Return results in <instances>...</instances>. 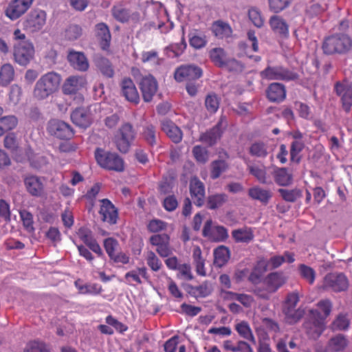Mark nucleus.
I'll return each mask as SVG.
<instances>
[{
    "mask_svg": "<svg viewBox=\"0 0 352 352\" xmlns=\"http://www.w3.org/2000/svg\"><path fill=\"white\" fill-rule=\"evenodd\" d=\"M61 76L56 72H49L42 75L36 81L33 97L36 100H43L56 93L60 87Z\"/></svg>",
    "mask_w": 352,
    "mask_h": 352,
    "instance_id": "obj_1",
    "label": "nucleus"
},
{
    "mask_svg": "<svg viewBox=\"0 0 352 352\" xmlns=\"http://www.w3.org/2000/svg\"><path fill=\"white\" fill-rule=\"evenodd\" d=\"M322 49L327 55L345 54L352 50V38L344 33H336L327 36Z\"/></svg>",
    "mask_w": 352,
    "mask_h": 352,
    "instance_id": "obj_2",
    "label": "nucleus"
},
{
    "mask_svg": "<svg viewBox=\"0 0 352 352\" xmlns=\"http://www.w3.org/2000/svg\"><path fill=\"white\" fill-rule=\"evenodd\" d=\"M300 294L298 291L288 293L282 305V311L287 323L294 324L300 321L305 315V309L302 307L296 308L300 301Z\"/></svg>",
    "mask_w": 352,
    "mask_h": 352,
    "instance_id": "obj_3",
    "label": "nucleus"
},
{
    "mask_svg": "<svg viewBox=\"0 0 352 352\" xmlns=\"http://www.w3.org/2000/svg\"><path fill=\"white\" fill-rule=\"evenodd\" d=\"M95 158L100 166L104 169L116 172H122L124 169L123 160L116 153L97 148L95 151Z\"/></svg>",
    "mask_w": 352,
    "mask_h": 352,
    "instance_id": "obj_4",
    "label": "nucleus"
},
{
    "mask_svg": "<svg viewBox=\"0 0 352 352\" xmlns=\"http://www.w3.org/2000/svg\"><path fill=\"white\" fill-rule=\"evenodd\" d=\"M306 333L310 338L318 339L326 329L324 318L318 309H310L309 319L304 323Z\"/></svg>",
    "mask_w": 352,
    "mask_h": 352,
    "instance_id": "obj_5",
    "label": "nucleus"
},
{
    "mask_svg": "<svg viewBox=\"0 0 352 352\" xmlns=\"http://www.w3.org/2000/svg\"><path fill=\"white\" fill-rule=\"evenodd\" d=\"M260 76L262 79L267 80L286 82L296 80L299 78L296 72L283 66H267L260 72Z\"/></svg>",
    "mask_w": 352,
    "mask_h": 352,
    "instance_id": "obj_6",
    "label": "nucleus"
},
{
    "mask_svg": "<svg viewBox=\"0 0 352 352\" xmlns=\"http://www.w3.org/2000/svg\"><path fill=\"white\" fill-rule=\"evenodd\" d=\"M135 136L136 132L131 124L126 122L122 124L115 136V144L119 151L127 153Z\"/></svg>",
    "mask_w": 352,
    "mask_h": 352,
    "instance_id": "obj_7",
    "label": "nucleus"
},
{
    "mask_svg": "<svg viewBox=\"0 0 352 352\" xmlns=\"http://www.w3.org/2000/svg\"><path fill=\"white\" fill-rule=\"evenodd\" d=\"M14 58L16 63L26 66L34 58V47L30 41H19L14 46Z\"/></svg>",
    "mask_w": 352,
    "mask_h": 352,
    "instance_id": "obj_8",
    "label": "nucleus"
},
{
    "mask_svg": "<svg viewBox=\"0 0 352 352\" xmlns=\"http://www.w3.org/2000/svg\"><path fill=\"white\" fill-rule=\"evenodd\" d=\"M47 130L50 135L60 140H70L74 135V131L71 125L58 119L50 120Z\"/></svg>",
    "mask_w": 352,
    "mask_h": 352,
    "instance_id": "obj_9",
    "label": "nucleus"
},
{
    "mask_svg": "<svg viewBox=\"0 0 352 352\" xmlns=\"http://www.w3.org/2000/svg\"><path fill=\"white\" fill-rule=\"evenodd\" d=\"M23 184L27 192L32 197H41L45 195V178L33 174L23 177Z\"/></svg>",
    "mask_w": 352,
    "mask_h": 352,
    "instance_id": "obj_10",
    "label": "nucleus"
},
{
    "mask_svg": "<svg viewBox=\"0 0 352 352\" xmlns=\"http://www.w3.org/2000/svg\"><path fill=\"white\" fill-rule=\"evenodd\" d=\"M334 90L340 98L342 109L349 113L352 107V83L347 80L337 82Z\"/></svg>",
    "mask_w": 352,
    "mask_h": 352,
    "instance_id": "obj_11",
    "label": "nucleus"
},
{
    "mask_svg": "<svg viewBox=\"0 0 352 352\" xmlns=\"http://www.w3.org/2000/svg\"><path fill=\"white\" fill-rule=\"evenodd\" d=\"M349 287L346 276L342 273H329L324 278L323 287L336 292L345 291Z\"/></svg>",
    "mask_w": 352,
    "mask_h": 352,
    "instance_id": "obj_12",
    "label": "nucleus"
},
{
    "mask_svg": "<svg viewBox=\"0 0 352 352\" xmlns=\"http://www.w3.org/2000/svg\"><path fill=\"white\" fill-rule=\"evenodd\" d=\"M202 74V69L199 67L194 65H185L176 69L174 77L177 82H191L201 78Z\"/></svg>",
    "mask_w": 352,
    "mask_h": 352,
    "instance_id": "obj_13",
    "label": "nucleus"
},
{
    "mask_svg": "<svg viewBox=\"0 0 352 352\" xmlns=\"http://www.w3.org/2000/svg\"><path fill=\"white\" fill-rule=\"evenodd\" d=\"M139 87L143 100L145 102H150L157 91L158 82L153 75L148 74L140 79Z\"/></svg>",
    "mask_w": 352,
    "mask_h": 352,
    "instance_id": "obj_14",
    "label": "nucleus"
},
{
    "mask_svg": "<svg viewBox=\"0 0 352 352\" xmlns=\"http://www.w3.org/2000/svg\"><path fill=\"white\" fill-rule=\"evenodd\" d=\"M46 12L41 10H33L23 22L24 28L32 32H38L46 23Z\"/></svg>",
    "mask_w": 352,
    "mask_h": 352,
    "instance_id": "obj_15",
    "label": "nucleus"
},
{
    "mask_svg": "<svg viewBox=\"0 0 352 352\" xmlns=\"http://www.w3.org/2000/svg\"><path fill=\"white\" fill-rule=\"evenodd\" d=\"M228 126V122L225 116H221L218 122L211 129L201 136L202 141L212 146L219 140Z\"/></svg>",
    "mask_w": 352,
    "mask_h": 352,
    "instance_id": "obj_16",
    "label": "nucleus"
},
{
    "mask_svg": "<svg viewBox=\"0 0 352 352\" xmlns=\"http://www.w3.org/2000/svg\"><path fill=\"white\" fill-rule=\"evenodd\" d=\"M189 192L194 204L199 208L203 206L205 203V185L198 177L190 179Z\"/></svg>",
    "mask_w": 352,
    "mask_h": 352,
    "instance_id": "obj_17",
    "label": "nucleus"
},
{
    "mask_svg": "<svg viewBox=\"0 0 352 352\" xmlns=\"http://www.w3.org/2000/svg\"><path fill=\"white\" fill-rule=\"evenodd\" d=\"M100 203L99 214L101 220L109 225L116 224L118 219V209L108 199H101Z\"/></svg>",
    "mask_w": 352,
    "mask_h": 352,
    "instance_id": "obj_18",
    "label": "nucleus"
},
{
    "mask_svg": "<svg viewBox=\"0 0 352 352\" xmlns=\"http://www.w3.org/2000/svg\"><path fill=\"white\" fill-rule=\"evenodd\" d=\"M121 95L131 103L139 104L140 98L135 83L129 77H125L120 82Z\"/></svg>",
    "mask_w": 352,
    "mask_h": 352,
    "instance_id": "obj_19",
    "label": "nucleus"
},
{
    "mask_svg": "<svg viewBox=\"0 0 352 352\" xmlns=\"http://www.w3.org/2000/svg\"><path fill=\"white\" fill-rule=\"evenodd\" d=\"M151 244L156 247V252L163 258L168 257L172 254L170 245V236L167 234H157L149 239Z\"/></svg>",
    "mask_w": 352,
    "mask_h": 352,
    "instance_id": "obj_20",
    "label": "nucleus"
},
{
    "mask_svg": "<svg viewBox=\"0 0 352 352\" xmlns=\"http://www.w3.org/2000/svg\"><path fill=\"white\" fill-rule=\"evenodd\" d=\"M33 0H12L6 10V15L11 20H16L31 6Z\"/></svg>",
    "mask_w": 352,
    "mask_h": 352,
    "instance_id": "obj_21",
    "label": "nucleus"
},
{
    "mask_svg": "<svg viewBox=\"0 0 352 352\" xmlns=\"http://www.w3.org/2000/svg\"><path fill=\"white\" fill-rule=\"evenodd\" d=\"M95 36L102 50L108 51L110 47L111 34L105 23H99L95 25Z\"/></svg>",
    "mask_w": 352,
    "mask_h": 352,
    "instance_id": "obj_22",
    "label": "nucleus"
},
{
    "mask_svg": "<svg viewBox=\"0 0 352 352\" xmlns=\"http://www.w3.org/2000/svg\"><path fill=\"white\" fill-rule=\"evenodd\" d=\"M328 8L329 5L325 0H310L306 5L305 16L309 19L320 18Z\"/></svg>",
    "mask_w": 352,
    "mask_h": 352,
    "instance_id": "obj_23",
    "label": "nucleus"
},
{
    "mask_svg": "<svg viewBox=\"0 0 352 352\" xmlns=\"http://www.w3.org/2000/svg\"><path fill=\"white\" fill-rule=\"evenodd\" d=\"M79 239L98 256H103L102 250L93 236L92 232L87 228H80L77 232Z\"/></svg>",
    "mask_w": 352,
    "mask_h": 352,
    "instance_id": "obj_24",
    "label": "nucleus"
},
{
    "mask_svg": "<svg viewBox=\"0 0 352 352\" xmlns=\"http://www.w3.org/2000/svg\"><path fill=\"white\" fill-rule=\"evenodd\" d=\"M67 58L70 65L76 70L80 72L88 70L89 67V61L83 52L70 50L68 52Z\"/></svg>",
    "mask_w": 352,
    "mask_h": 352,
    "instance_id": "obj_25",
    "label": "nucleus"
},
{
    "mask_svg": "<svg viewBox=\"0 0 352 352\" xmlns=\"http://www.w3.org/2000/svg\"><path fill=\"white\" fill-rule=\"evenodd\" d=\"M266 97L272 102L280 103L286 98V87L280 82H272L266 89Z\"/></svg>",
    "mask_w": 352,
    "mask_h": 352,
    "instance_id": "obj_26",
    "label": "nucleus"
},
{
    "mask_svg": "<svg viewBox=\"0 0 352 352\" xmlns=\"http://www.w3.org/2000/svg\"><path fill=\"white\" fill-rule=\"evenodd\" d=\"M160 125L162 131L166 133L173 142L177 144L182 141L183 133L180 128L173 121L164 119L161 121Z\"/></svg>",
    "mask_w": 352,
    "mask_h": 352,
    "instance_id": "obj_27",
    "label": "nucleus"
},
{
    "mask_svg": "<svg viewBox=\"0 0 352 352\" xmlns=\"http://www.w3.org/2000/svg\"><path fill=\"white\" fill-rule=\"evenodd\" d=\"M86 83V79L82 76H69L63 85V92L66 95L74 94L84 87Z\"/></svg>",
    "mask_w": 352,
    "mask_h": 352,
    "instance_id": "obj_28",
    "label": "nucleus"
},
{
    "mask_svg": "<svg viewBox=\"0 0 352 352\" xmlns=\"http://www.w3.org/2000/svg\"><path fill=\"white\" fill-rule=\"evenodd\" d=\"M71 120L76 126L82 128L89 127L92 122L91 113L85 108H76L71 113Z\"/></svg>",
    "mask_w": 352,
    "mask_h": 352,
    "instance_id": "obj_29",
    "label": "nucleus"
},
{
    "mask_svg": "<svg viewBox=\"0 0 352 352\" xmlns=\"http://www.w3.org/2000/svg\"><path fill=\"white\" fill-rule=\"evenodd\" d=\"M287 281V277L281 272L270 273L265 278L264 283L270 292L275 293Z\"/></svg>",
    "mask_w": 352,
    "mask_h": 352,
    "instance_id": "obj_30",
    "label": "nucleus"
},
{
    "mask_svg": "<svg viewBox=\"0 0 352 352\" xmlns=\"http://www.w3.org/2000/svg\"><path fill=\"white\" fill-rule=\"evenodd\" d=\"M269 24L272 31L280 37L287 38L289 36V25L280 16L273 15L269 20Z\"/></svg>",
    "mask_w": 352,
    "mask_h": 352,
    "instance_id": "obj_31",
    "label": "nucleus"
},
{
    "mask_svg": "<svg viewBox=\"0 0 352 352\" xmlns=\"http://www.w3.org/2000/svg\"><path fill=\"white\" fill-rule=\"evenodd\" d=\"M228 195L224 192L211 194L206 199V207L209 210H217L228 203Z\"/></svg>",
    "mask_w": 352,
    "mask_h": 352,
    "instance_id": "obj_32",
    "label": "nucleus"
},
{
    "mask_svg": "<svg viewBox=\"0 0 352 352\" xmlns=\"http://www.w3.org/2000/svg\"><path fill=\"white\" fill-rule=\"evenodd\" d=\"M95 65L101 74L107 78H111L114 76V69L111 61L104 56H97L94 60Z\"/></svg>",
    "mask_w": 352,
    "mask_h": 352,
    "instance_id": "obj_33",
    "label": "nucleus"
},
{
    "mask_svg": "<svg viewBox=\"0 0 352 352\" xmlns=\"http://www.w3.org/2000/svg\"><path fill=\"white\" fill-rule=\"evenodd\" d=\"M74 285L80 294L86 295H98L102 290V286L98 283H86L83 284V281L78 278L74 282Z\"/></svg>",
    "mask_w": 352,
    "mask_h": 352,
    "instance_id": "obj_34",
    "label": "nucleus"
},
{
    "mask_svg": "<svg viewBox=\"0 0 352 352\" xmlns=\"http://www.w3.org/2000/svg\"><path fill=\"white\" fill-rule=\"evenodd\" d=\"M211 29L214 36L219 38H228L232 33L230 25L221 20L213 22Z\"/></svg>",
    "mask_w": 352,
    "mask_h": 352,
    "instance_id": "obj_35",
    "label": "nucleus"
},
{
    "mask_svg": "<svg viewBox=\"0 0 352 352\" xmlns=\"http://www.w3.org/2000/svg\"><path fill=\"white\" fill-rule=\"evenodd\" d=\"M232 236L236 242L245 243H250L254 237L253 229L247 226L232 230Z\"/></svg>",
    "mask_w": 352,
    "mask_h": 352,
    "instance_id": "obj_36",
    "label": "nucleus"
},
{
    "mask_svg": "<svg viewBox=\"0 0 352 352\" xmlns=\"http://www.w3.org/2000/svg\"><path fill=\"white\" fill-rule=\"evenodd\" d=\"M248 195L254 200H258L262 204H267L272 197L270 190L259 186H254L248 190Z\"/></svg>",
    "mask_w": 352,
    "mask_h": 352,
    "instance_id": "obj_37",
    "label": "nucleus"
},
{
    "mask_svg": "<svg viewBox=\"0 0 352 352\" xmlns=\"http://www.w3.org/2000/svg\"><path fill=\"white\" fill-rule=\"evenodd\" d=\"M184 35L185 32L184 28H182L181 42L179 43H172L166 47V54L168 57L176 58L183 54L187 46Z\"/></svg>",
    "mask_w": 352,
    "mask_h": 352,
    "instance_id": "obj_38",
    "label": "nucleus"
},
{
    "mask_svg": "<svg viewBox=\"0 0 352 352\" xmlns=\"http://www.w3.org/2000/svg\"><path fill=\"white\" fill-rule=\"evenodd\" d=\"M248 170L256 179L263 184H270L272 180L267 175L266 168L264 166H258L256 165L248 166Z\"/></svg>",
    "mask_w": 352,
    "mask_h": 352,
    "instance_id": "obj_39",
    "label": "nucleus"
},
{
    "mask_svg": "<svg viewBox=\"0 0 352 352\" xmlns=\"http://www.w3.org/2000/svg\"><path fill=\"white\" fill-rule=\"evenodd\" d=\"M274 180L282 186H289L292 182V175L287 168H276L274 171Z\"/></svg>",
    "mask_w": 352,
    "mask_h": 352,
    "instance_id": "obj_40",
    "label": "nucleus"
},
{
    "mask_svg": "<svg viewBox=\"0 0 352 352\" xmlns=\"http://www.w3.org/2000/svg\"><path fill=\"white\" fill-rule=\"evenodd\" d=\"M14 69L10 63L3 65L0 68V85L3 87L8 86L14 77Z\"/></svg>",
    "mask_w": 352,
    "mask_h": 352,
    "instance_id": "obj_41",
    "label": "nucleus"
},
{
    "mask_svg": "<svg viewBox=\"0 0 352 352\" xmlns=\"http://www.w3.org/2000/svg\"><path fill=\"white\" fill-rule=\"evenodd\" d=\"M267 271V264L265 261L261 260L257 263L250 273L248 280L254 285L261 283L263 274Z\"/></svg>",
    "mask_w": 352,
    "mask_h": 352,
    "instance_id": "obj_42",
    "label": "nucleus"
},
{
    "mask_svg": "<svg viewBox=\"0 0 352 352\" xmlns=\"http://www.w3.org/2000/svg\"><path fill=\"white\" fill-rule=\"evenodd\" d=\"M235 330L241 338L253 344L256 343L255 338L248 322L243 320L236 324Z\"/></svg>",
    "mask_w": 352,
    "mask_h": 352,
    "instance_id": "obj_43",
    "label": "nucleus"
},
{
    "mask_svg": "<svg viewBox=\"0 0 352 352\" xmlns=\"http://www.w3.org/2000/svg\"><path fill=\"white\" fill-rule=\"evenodd\" d=\"M188 38L190 45L196 50L204 47L208 43L206 36L204 33L199 32L197 30L190 33Z\"/></svg>",
    "mask_w": 352,
    "mask_h": 352,
    "instance_id": "obj_44",
    "label": "nucleus"
},
{
    "mask_svg": "<svg viewBox=\"0 0 352 352\" xmlns=\"http://www.w3.org/2000/svg\"><path fill=\"white\" fill-rule=\"evenodd\" d=\"M141 135L144 141L151 146L156 145L157 136L155 127L150 123H147L142 127Z\"/></svg>",
    "mask_w": 352,
    "mask_h": 352,
    "instance_id": "obj_45",
    "label": "nucleus"
},
{
    "mask_svg": "<svg viewBox=\"0 0 352 352\" xmlns=\"http://www.w3.org/2000/svg\"><path fill=\"white\" fill-rule=\"evenodd\" d=\"M211 61L219 67H224L226 64V52L223 48L215 47L209 52Z\"/></svg>",
    "mask_w": 352,
    "mask_h": 352,
    "instance_id": "obj_46",
    "label": "nucleus"
},
{
    "mask_svg": "<svg viewBox=\"0 0 352 352\" xmlns=\"http://www.w3.org/2000/svg\"><path fill=\"white\" fill-rule=\"evenodd\" d=\"M348 345V340L343 335L339 334L331 338L328 344L329 349L333 352L343 351Z\"/></svg>",
    "mask_w": 352,
    "mask_h": 352,
    "instance_id": "obj_47",
    "label": "nucleus"
},
{
    "mask_svg": "<svg viewBox=\"0 0 352 352\" xmlns=\"http://www.w3.org/2000/svg\"><path fill=\"white\" fill-rule=\"evenodd\" d=\"M214 263L218 267L224 265L230 258V251L225 246H220L214 251Z\"/></svg>",
    "mask_w": 352,
    "mask_h": 352,
    "instance_id": "obj_48",
    "label": "nucleus"
},
{
    "mask_svg": "<svg viewBox=\"0 0 352 352\" xmlns=\"http://www.w3.org/2000/svg\"><path fill=\"white\" fill-rule=\"evenodd\" d=\"M267 145L262 141L253 142L249 148V153L252 156L265 158L268 155Z\"/></svg>",
    "mask_w": 352,
    "mask_h": 352,
    "instance_id": "obj_49",
    "label": "nucleus"
},
{
    "mask_svg": "<svg viewBox=\"0 0 352 352\" xmlns=\"http://www.w3.org/2000/svg\"><path fill=\"white\" fill-rule=\"evenodd\" d=\"M305 142L303 141H292L290 146V160L292 162L299 164L301 160L300 153L305 148Z\"/></svg>",
    "mask_w": 352,
    "mask_h": 352,
    "instance_id": "obj_50",
    "label": "nucleus"
},
{
    "mask_svg": "<svg viewBox=\"0 0 352 352\" xmlns=\"http://www.w3.org/2000/svg\"><path fill=\"white\" fill-rule=\"evenodd\" d=\"M212 292L211 284L204 281L199 286L191 287L190 294L196 298H205Z\"/></svg>",
    "mask_w": 352,
    "mask_h": 352,
    "instance_id": "obj_51",
    "label": "nucleus"
},
{
    "mask_svg": "<svg viewBox=\"0 0 352 352\" xmlns=\"http://www.w3.org/2000/svg\"><path fill=\"white\" fill-rule=\"evenodd\" d=\"M18 123L14 116H8L0 118V137L6 132L14 129Z\"/></svg>",
    "mask_w": 352,
    "mask_h": 352,
    "instance_id": "obj_52",
    "label": "nucleus"
},
{
    "mask_svg": "<svg viewBox=\"0 0 352 352\" xmlns=\"http://www.w3.org/2000/svg\"><path fill=\"white\" fill-rule=\"evenodd\" d=\"M113 16L119 22L126 23L129 21L131 17L129 10L124 8L122 6H115L111 9Z\"/></svg>",
    "mask_w": 352,
    "mask_h": 352,
    "instance_id": "obj_53",
    "label": "nucleus"
},
{
    "mask_svg": "<svg viewBox=\"0 0 352 352\" xmlns=\"http://www.w3.org/2000/svg\"><path fill=\"white\" fill-rule=\"evenodd\" d=\"M278 192L282 198L288 202H294L302 197V191L297 188L291 190L280 188Z\"/></svg>",
    "mask_w": 352,
    "mask_h": 352,
    "instance_id": "obj_54",
    "label": "nucleus"
},
{
    "mask_svg": "<svg viewBox=\"0 0 352 352\" xmlns=\"http://www.w3.org/2000/svg\"><path fill=\"white\" fill-rule=\"evenodd\" d=\"M227 168L228 164L224 160L214 161L211 164L210 177L212 179L219 178Z\"/></svg>",
    "mask_w": 352,
    "mask_h": 352,
    "instance_id": "obj_55",
    "label": "nucleus"
},
{
    "mask_svg": "<svg viewBox=\"0 0 352 352\" xmlns=\"http://www.w3.org/2000/svg\"><path fill=\"white\" fill-rule=\"evenodd\" d=\"M19 215L25 230L28 232H34V228L32 214L26 210H22L19 211Z\"/></svg>",
    "mask_w": 352,
    "mask_h": 352,
    "instance_id": "obj_56",
    "label": "nucleus"
},
{
    "mask_svg": "<svg viewBox=\"0 0 352 352\" xmlns=\"http://www.w3.org/2000/svg\"><path fill=\"white\" fill-rule=\"evenodd\" d=\"M298 270L301 277L307 280L310 285L314 284L316 278L315 270L305 264H300L298 265Z\"/></svg>",
    "mask_w": 352,
    "mask_h": 352,
    "instance_id": "obj_57",
    "label": "nucleus"
},
{
    "mask_svg": "<svg viewBox=\"0 0 352 352\" xmlns=\"http://www.w3.org/2000/svg\"><path fill=\"white\" fill-rule=\"evenodd\" d=\"M205 106L210 113H216L219 107V98L217 94L214 93L208 94L205 99Z\"/></svg>",
    "mask_w": 352,
    "mask_h": 352,
    "instance_id": "obj_58",
    "label": "nucleus"
},
{
    "mask_svg": "<svg viewBox=\"0 0 352 352\" xmlns=\"http://www.w3.org/2000/svg\"><path fill=\"white\" fill-rule=\"evenodd\" d=\"M146 261L147 265L153 272H158L161 270L163 265L160 259L153 251H148L146 253Z\"/></svg>",
    "mask_w": 352,
    "mask_h": 352,
    "instance_id": "obj_59",
    "label": "nucleus"
},
{
    "mask_svg": "<svg viewBox=\"0 0 352 352\" xmlns=\"http://www.w3.org/2000/svg\"><path fill=\"white\" fill-rule=\"evenodd\" d=\"M349 320L346 316L342 314H339L331 324L333 331H342L348 329Z\"/></svg>",
    "mask_w": 352,
    "mask_h": 352,
    "instance_id": "obj_60",
    "label": "nucleus"
},
{
    "mask_svg": "<svg viewBox=\"0 0 352 352\" xmlns=\"http://www.w3.org/2000/svg\"><path fill=\"white\" fill-rule=\"evenodd\" d=\"M270 10L274 13H279L292 3V0H267Z\"/></svg>",
    "mask_w": 352,
    "mask_h": 352,
    "instance_id": "obj_61",
    "label": "nucleus"
},
{
    "mask_svg": "<svg viewBox=\"0 0 352 352\" xmlns=\"http://www.w3.org/2000/svg\"><path fill=\"white\" fill-rule=\"evenodd\" d=\"M82 35V28L78 25H70L65 30V38L68 41H75Z\"/></svg>",
    "mask_w": 352,
    "mask_h": 352,
    "instance_id": "obj_62",
    "label": "nucleus"
},
{
    "mask_svg": "<svg viewBox=\"0 0 352 352\" xmlns=\"http://www.w3.org/2000/svg\"><path fill=\"white\" fill-rule=\"evenodd\" d=\"M23 96L22 88L16 85H12L10 88L9 101L10 103L16 105L19 103Z\"/></svg>",
    "mask_w": 352,
    "mask_h": 352,
    "instance_id": "obj_63",
    "label": "nucleus"
},
{
    "mask_svg": "<svg viewBox=\"0 0 352 352\" xmlns=\"http://www.w3.org/2000/svg\"><path fill=\"white\" fill-rule=\"evenodd\" d=\"M23 352H50V351L44 342L34 340L27 344Z\"/></svg>",
    "mask_w": 352,
    "mask_h": 352,
    "instance_id": "obj_64",
    "label": "nucleus"
}]
</instances>
